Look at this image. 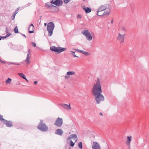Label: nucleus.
<instances>
[{"mask_svg": "<svg viewBox=\"0 0 149 149\" xmlns=\"http://www.w3.org/2000/svg\"><path fill=\"white\" fill-rule=\"evenodd\" d=\"M25 80L27 82H29L28 80H27V79H26V78L25 79Z\"/></svg>", "mask_w": 149, "mask_h": 149, "instance_id": "a19ab883", "label": "nucleus"}, {"mask_svg": "<svg viewBox=\"0 0 149 149\" xmlns=\"http://www.w3.org/2000/svg\"><path fill=\"white\" fill-rule=\"evenodd\" d=\"M50 49L52 51L60 53L65 50L66 49L60 47H56L54 46H52L50 47Z\"/></svg>", "mask_w": 149, "mask_h": 149, "instance_id": "423d86ee", "label": "nucleus"}, {"mask_svg": "<svg viewBox=\"0 0 149 149\" xmlns=\"http://www.w3.org/2000/svg\"><path fill=\"white\" fill-rule=\"evenodd\" d=\"M83 9L85 11V12L86 13H89L91 11V10L89 8H86L85 6L84 5L81 6Z\"/></svg>", "mask_w": 149, "mask_h": 149, "instance_id": "a211bd4d", "label": "nucleus"}, {"mask_svg": "<svg viewBox=\"0 0 149 149\" xmlns=\"http://www.w3.org/2000/svg\"><path fill=\"white\" fill-rule=\"evenodd\" d=\"M29 31L30 33H33L34 32V27L33 24L29 25Z\"/></svg>", "mask_w": 149, "mask_h": 149, "instance_id": "ddd939ff", "label": "nucleus"}, {"mask_svg": "<svg viewBox=\"0 0 149 149\" xmlns=\"http://www.w3.org/2000/svg\"><path fill=\"white\" fill-rule=\"evenodd\" d=\"M23 36H24L25 37H26V36H25V35L23 34Z\"/></svg>", "mask_w": 149, "mask_h": 149, "instance_id": "37998d69", "label": "nucleus"}, {"mask_svg": "<svg viewBox=\"0 0 149 149\" xmlns=\"http://www.w3.org/2000/svg\"><path fill=\"white\" fill-rule=\"evenodd\" d=\"M92 91L97 104H99L104 100V97L101 94L102 91L100 80L98 78L93 85Z\"/></svg>", "mask_w": 149, "mask_h": 149, "instance_id": "f257e3e1", "label": "nucleus"}, {"mask_svg": "<svg viewBox=\"0 0 149 149\" xmlns=\"http://www.w3.org/2000/svg\"><path fill=\"white\" fill-rule=\"evenodd\" d=\"M70 0H64V2L65 3H67L69 2Z\"/></svg>", "mask_w": 149, "mask_h": 149, "instance_id": "7c9ffc66", "label": "nucleus"}, {"mask_svg": "<svg viewBox=\"0 0 149 149\" xmlns=\"http://www.w3.org/2000/svg\"><path fill=\"white\" fill-rule=\"evenodd\" d=\"M122 30L124 31H125V29L124 27H122L121 28V31Z\"/></svg>", "mask_w": 149, "mask_h": 149, "instance_id": "72a5a7b5", "label": "nucleus"}, {"mask_svg": "<svg viewBox=\"0 0 149 149\" xmlns=\"http://www.w3.org/2000/svg\"><path fill=\"white\" fill-rule=\"evenodd\" d=\"M110 13V9L109 8L107 7L106 9L104 11L103 13V15H108Z\"/></svg>", "mask_w": 149, "mask_h": 149, "instance_id": "f3484780", "label": "nucleus"}, {"mask_svg": "<svg viewBox=\"0 0 149 149\" xmlns=\"http://www.w3.org/2000/svg\"><path fill=\"white\" fill-rule=\"evenodd\" d=\"M82 33L86 36V39L90 41L92 40V36L88 30H83L82 31Z\"/></svg>", "mask_w": 149, "mask_h": 149, "instance_id": "39448f33", "label": "nucleus"}, {"mask_svg": "<svg viewBox=\"0 0 149 149\" xmlns=\"http://www.w3.org/2000/svg\"><path fill=\"white\" fill-rule=\"evenodd\" d=\"M14 31L15 33H18V28L17 26L15 28Z\"/></svg>", "mask_w": 149, "mask_h": 149, "instance_id": "393cba45", "label": "nucleus"}, {"mask_svg": "<svg viewBox=\"0 0 149 149\" xmlns=\"http://www.w3.org/2000/svg\"><path fill=\"white\" fill-rule=\"evenodd\" d=\"M68 139H71V140H72V141H73L74 143H75L77 141V138L76 134H72L69 137H68Z\"/></svg>", "mask_w": 149, "mask_h": 149, "instance_id": "9d476101", "label": "nucleus"}, {"mask_svg": "<svg viewBox=\"0 0 149 149\" xmlns=\"http://www.w3.org/2000/svg\"><path fill=\"white\" fill-rule=\"evenodd\" d=\"M132 137L131 136H127V138L126 144L129 146V147H130L131 141L132 140Z\"/></svg>", "mask_w": 149, "mask_h": 149, "instance_id": "4468645a", "label": "nucleus"}, {"mask_svg": "<svg viewBox=\"0 0 149 149\" xmlns=\"http://www.w3.org/2000/svg\"><path fill=\"white\" fill-rule=\"evenodd\" d=\"M92 149H101L99 144L97 142H93L92 146Z\"/></svg>", "mask_w": 149, "mask_h": 149, "instance_id": "f8f14e48", "label": "nucleus"}, {"mask_svg": "<svg viewBox=\"0 0 149 149\" xmlns=\"http://www.w3.org/2000/svg\"><path fill=\"white\" fill-rule=\"evenodd\" d=\"M77 17L78 18H81V15H78V16H77Z\"/></svg>", "mask_w": 149, "mask_h": 149, "instance_id": "e433bc0d", "label": "nucleus"}, {"mask_svg": "<svg viewBox=\"0 0 149 149\" xmlns=\"http://www.w3.org/2000/svg\"><path fill=\"white\" fill-rule=\"evenodd\" d=\"M75 74V72L74 71H69L66 74Z\"/></svg>", "mask_w": 149, "mask_h": 149, "instance_id": "5701e85b", "label": "nucleus"}, {"mask_svg": "<svg viewBox=\"0 0 149 149\" xmlns=\"http://www.w3.org/2000/svg\"><path fill=\"white\" fill-rule=\"evenodd\" d=\"M70 77L69 75H66L64 76V78L65 79H67Z\"/></svg>", "mask_w": 149, "mask_h": 149, "instance_id": "c756f323", "label": "nucleus"}, {"mask_svg": "<svg viewBox=\"0 0 149 149\" xmlns=\"http://www.w3.org/2000/svg\"><path fill=\"white\" fill-rule=\"evenodd\" d=\"M37 81H34V84H37Z\"/></svg>", "mask_w": 149, "mask_h": 149, "instance_id": "4c0bfd02", "label": "nucleus"}, {"mask_svg": "<svg viewBox=\"0 0 149 149\" xmlns=\"http://www.w3.org/2000/svg\"><path fill=\"white\" fill-rule=\"evenodd\" d=\"M107 7V6L106 5H102L100 6L99 9H100V10H101L102 11H104L106 9Z\"/></svg>", "mask_w": 149, "mask_h": 149, "instance_id": "6ab92c4d", "label": "nucleus"}, {"mask_svg": "<svg viewBox=\"0 0 149 149\" xmlns=\"http://www.w3.org/2000/svg\"><path fill=\"white\" fill-rule=\"evenodd\" d=\"M9 31L8 29H7V28H6V33H9Z\"/></svg>", "mask_w": 149, "mask_h": 149, "instance_id": "f704fd0d", "label": "nucleus"}, {"mask_svg": "<svg viewBox=\"0 0 149 149\" xmlns=\"http://www.w3.org/2000/svg\"><path fill=\"white\" fill-rule=\"evenodd\" d=\"M74 143H75L73 141H72V140H71L70 146L73 147L74 145Z\"/></svg>", "mask_w": 149, "mask_h": 149, "instance_id": "a878e982", "label": "nucleus"}, {"mask_svg": "<svg viewBox=\"0 0 149 149\" xmlns=\"http://www.w3.org/2000/svg\"><path fill=\"white\" fill-rule=\"evenodd\" d=\"M61 106L64 109L68 111L70 110L71 109L70 104V103H69L68 104H61Z\"/></svg>", "mask_w": 149, "mask_h": 149, "instance_id": "1a4fd4ad", "label": "nucleus"}, {"mask_svg": "<svg viewBox=\"0 0 149 149\" xmlns=\"http://www.w3.org/2000/svg\"><path fill=\"white\" fill-rule=\"evenodd\" d=\"M18 74H19V75H20V74H23V73H18Z\"/></svg>", "mask_w": 149, "mask_h": 149, "instance_id": "79ce46f5", "label": "nucleus"}, {"mask_svg": "<svg viewBox=\"0 0 149 149\" xmlns=\"http://www.w3.org/2000/svg\"><path fill=\"white\" fill-rule=\"evenodd\" d=\"M31 44L34 47H35L36 46V45L35 43L32 42L31 43Z\"/></svg>", "mask_w": 149, "mask_h": 149, "instance_id": "473e14b6", "label": "nucleus"}, {"mask_svg": "<svg viewBox=\"0 0 149 149\" xmlns=\"http://www.w3.org/2000/svg\"><path fill=\"white\" fill-rule=\"evenodd\" d=\"M47 23H44V26H46V25H47Z\"/></svg>", "mask_w": 149, "mask_h": 149, "instance_id": "ea45409f", "label": "nucleus"}, {"mask_svg": "<svg viewBox=\"0 0 149 149\" xmlns=\"http://www.w3.org/2000/svg\"><path fill=\"white\" fill-rule=\"evenodd\" d=\"M12 79L10 78H8L6 81V84H9L11 82Z\"/></svg>", "mask_w": 149, "mask_h": 149, "instance_id": "4be33fe9", "label": "nucleus"}, {"mask_svg": "<svg viewBox=\"0 0 149 149\" xmlns=\"http://www.w3.org/2000/svg\"><path fill=\"white\" fill-rule=\"evenodd\" d=\"M31 57V54H30V50L29 49V52L27 53V57L26 59L25 60V62L28 65L29 64L30 62V59Z\"/></svg>", "mask_w": 149, "mask_h": 149, "instance_id": "6e6552de", "label": "nucleus"}, {"mask_svg": "<svg viewBox=\"0 0 149 149\" xmlns=\"http://www.w3.org/2000/svg\"><path fill=\"white\" fill-rule=\"evenodd\" d=\"M11 34H10L9 33H6V36L5 37H4V38H5L7 37H8V36H9Z\"/></svg>", "mask_w": 149, "mask_h": 149, "instance_id": "c85d7f7f", "label": "nucleus"}, {"mask_svg": "<svg viewBox=\"0 0 149 149\" xmlns=\"http://www.w3.org/2000/svg\"><path fill=\"white\" fill-rule=\"evenodd\" d=\"M70 52H71V54L74 57H78L77 56H76L75 54H74V52H72V51H70Z\"/></svg>", "mask_w": 149, "mask_h": 149, "instance_id": "bb28decb", "label": "nucleus"}, {"mask_svg": "<svg viewBox=\"0 0 149 149\" xmlns=\"http://www.w3.org/2000/svg\"><path fill=\"white\" fill-rule=\"evenodd\" d=\"M74 50L78 52H81L82 54L85 55L86 56H88L90 54L88 52H86L84 50H79L77 49H74Z\"/></svg>", "mask_w": 149, "mask_h": 149, "instance_id": "2eb2a0df", "label": "nucleus"}, {"mask_svg": "<svg viewBox=\"0 0 149 149\" xmlns=\"http://www.w3.org/2000/svg\"><path fill=\"white\" fill-rule=\"evenodd\" d=\"M4 123L6 125V126L8 127H11L13 125L12 122L10 121H7L5 120L4 121Z\"/></svg>", "mask_w": 149, "mask_h": 149, "instance_id": "dca6fc26", "label": "nucleus"}, {"mask_svg": "<svg viewBox=\"0 0 149 149\" xmlns=\"http://www.w3.org/2000/svg\"><path fill=\"white\" fill-rule=\"evenodd\" d=\"M51 3L58 6L61 5L62 4V2L60 0H52Z\"/></svg>", "mask_w": 149, "mask_h": 149, "instance_id": "9b49d317", "label": "nucleus"}, {"mask_svg": "<svg viewBox=\"0 0 149 149\" xmlns=\"http://www.w3.org/2000/svg\"><path fill=\"white\" fill-rule=\"evenodd\" d=\"M99 114L100 115L102 116V114L101 112Z\"/></svg>", "mask_w": 149, "mask_h": 149, "instance_id": "58836bf2", "label": "nucleus"}, {"mask_svg": "<svg viewBox=\"0 0 149 149\" xmlns=\"http://www.w3.org/2000/svg\"><path fill=\"white\" fill-rule=\"evenodd\" d=\"M63 133V131L61 129H58L56 130V134L61 135Z\"/></svg>", "mask_w": 149, "mask_h": 149, "instance_id": "aec40b11", "label": "nucleus"}, {"mask_svg": "<svg viewBox=\"0 0 149 149\" xmlns=\"http://www.w3.org/2000/svg\"><path fill=\"white\" fill-rule=\"evenodd\" d=\"M63 123V120L59 117L57 118L55 121L54 125L56 126L60 127L62 126Z\"/></svg>", "mask_w": 149, "mask_h": 149, "instance_id": "0eeeda50", "label": "nucleus"}, {"mask_svg": "<svg viewBox=\"0 0 149 149\" xmlns=\"http://www.w3.org/2000/svg\"><path fill=\"white\" fill-rule=\"evenodd\" d=\"M125 35V34L124 32H122L121 31L118 33V35L117 38V41L120 43H123L124 41Z\"/></svg>", "mask_w": 149, "mask_h": 149, "instance_id": "7ed1b4c3", "label": "nucleus"}, {"mask_svg": "<svg viewBox=\"0 0 149 149\" xmlns=\"http://www.w3.org/2000/svg\"><path fill=\"white\" fill-rule=\"evenodd\" d=\"M38 128L41 131L44 132L47 131L48 129V127L43 123L42 121H40L39 124Z\"/></svg>", "mask_w": 149, "mask_h": 149, "instance_id": "20e7f679", "label": "nucleus"}, {"mask_svg": "<svg viewBox=\"0 0 149 149\" xmlns=\"http://www.w3.org/2000/svg\"><path fill=\"white\" fill-rule=\"evenodd\" d=\"M18 13L17 12V11H15V12L14 13V14H13V19H14V18H15V16L16 15V14Z\"/></svg>", "mask_w": 149, "mask_h": 149, "instance_id": "cd10ccee", "label": "nucleus"}, {"mask_svg": "<svg viewBox=\"0 0 149 149\" xmlns=\"http://www.w3.org/2000/svg\"><path fill=\"white\" fill-rule=\"evenodd\" d=\"M21 77L25 79L26 78V77L25 75H20Z\"/></svg>", "mask_w": 149, "mask_h": 149, "instance_id": "2f4dec72", "label": "nucleus"}, {"mask_svg": "<svg viewBox=\"0 0 149 149\" xmlns=\"http://www.w3.org/2000/svg\"><path fill=\"white\" fill-rule=\"evenodd\" d=\"M0 61L2 63H5V62H4V61H2L1 59H0Z\"/></svg>", "mask_w": 149, "mask_h": 149, "instance_id": "c9c22d12", "label": "nucleus"}, {"mask_svg": "<svg viewBox=\"0 0 149 149\" xmlns=\"http://www.w3.org/2000/svg\"><path fill=\"white\" fill-rule=\"evenodd\" d=\"M54 27L55 26L53 22H50L48 24L47 29L48 31V35L49 36H51L52 34Z\"/></svg>", "mask_w": 149, "mask_h": 149, "instance_id": "f03ea898", "label": "nucleus"}, {"mask_svg": "<svg viewBox=\"0 0 149 149\" xmlns=\"http://www.w3.org/2000/svg\"><path fill=\"white\" fill-rule=\"evenodd\" d=\"M78 146L79 147L80 149L82 148V144L81 142H80L78 143Z\"/></svg>", "mask_w": 149, "mask_h": 149, "instance_id": "b1692460", "label": "nucleus"}, {"mask_svg": "<svg viewBox=\"0 0 149 149\" xmlns=\"http://www.w3.org/2000/svg\"><path fill=\"white\" fill-rule=\"evenodd\" d=\"M1 40V38H0V40Z\"/></svg>", "mask_w": 149, "mask_h": 149, "instance_id": "c03bdc74", "label": "nucleus"}, {"mask_svg": "<svg viewBox=\"0 0 149 149\" xmlns=\"http://www.w3.org/2000/svg\"><path fill=\"white\" fill-rule=\"evenodd\" d=\"M103 11H102L101 10H100L98 9L97 12V15L98 16H102L103 15Z\"/></svg>", "mask_w": 149, "mask_h": 149, "instance_id": "412c9836", "label": "nucleus"}]
</instances>
